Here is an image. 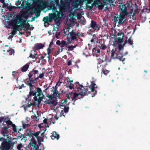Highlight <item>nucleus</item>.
<instances>
[{
    "instance_id": "nucleus-1",
    "label": "nucleus",
    "mask_w": 150,
    "mask_h": 150,
    "mask_svg": "<svg viewBox=\"0 0 150 150\" xmlns=\"http://www.w3.org/2000/svg\"><path fill=\"white\" fill-rule=\"evenodd\" d=\"M81 89L80 91H75V92L72 91L69 94H67L66 96L67 98L70 100L71 98V100L74 101V102H75L78 99L81 100V99L84 96H88L89 93V92L88 91L87 86L84 87V88H82Z\"/></svg>"
},
{
    "instance_id": "nucleus-2",
    "label": "nucleus",
    "mask_w": 150,
    "mask_h": 150,
    "mask_svg": "<svg viewBox=\"0 0 150 150\" xmlns=\"http://www.w3.org/2000/svg\"><path fill=\"white\" fill-rule=\"evenodd\" d=\"M46 129L43 128L42 130H40L36 132H34L30 131L29 132L27 133V136L30 137L31 140H36L39 143L41 142H43V137H44V134L45 133Z\"/></svg>"
},
{
    "instance_id": "nucleus-3",
    "label": "nucleus",
    "mask_w": 150,
    "mask_h": 150,
    "mask_svg": "<svg viewBox=\"0 0 150 150\" xmlns=\"http://www.w3.org/2000/svg\"><path fill=\"white\" fill-rule=\"evenodd\" d=\"M33 83H28L26 84L30 87V91L29 95L28 96V98L30 100L32 96H40L42 94L41 88L39 87L36 88L35 86L32 85Z\"/></svg>"
},
{
    "instance_id": "nucleus-4",
    "label": "nucleus",
    "mask_w": 150,
    "mask_h": 150,
    "mask_svg": "<svg viewBox=\"0 0 150 150\" xmlns=\"http://www.w3.org/2000/svg\"><path fill=\"white\" fill-rule=\"evenodd\" d=\"M26 13L25 12H24L23 13V15H22V16L25 19L22 18L19 16L16 17L11 21V23L12 25H16L20 23L24 24L27 27H30V24L28 23L29 21H28L26 23L27 19L29 17V15H24Z\"/></svg>"
},
{
    "instance_id": "nucleus-5",
    "label": "nucleus",
    "mask_w": 150,
    "mask_h": 150,
    "mask_svg": "<svg viewBox=\"0 0 150 150\" xmlns=\"http://www.w3.org/2000/svg\"><path fill=\"white\" fill-rule=\"evenodd\" d=\"M111 52V59H118L120 61L122 62L123 64H125V62H124L126 58L124 57V55L122 53L123 51H119L115 53L114 50H112Z\"/></svg>"
},
{
    "instance_id": "nucleus-6",
    "label": "nucleus",
    "mask_w": 150,
    "mask_h": 150,
    "mask_svg": "<svg viewBox=\"0 0 150 150\" xmlns=\"http://www.w3.org/2000/svg\"><path fill=\"white\" fill-rule=\"evenodd\" d=\"M15 139H17V138L7 137V139H6L5 141L4 142L5 148L7 149H13L15 142H13L12 141Z\"/></svg>"
},
{
    "instance_id": "nucleus-7",
    "label": "nucleus",
    "mask_w": 150,
    "mask_h": 150,
    "mask_svg": "<svg viewBox=\"0 0 150 150\" xmlns=\"http://www.w3.org/2000/svg\"><path fill=\"white\" fill-rule=\"evenodd\" d=\"M69 86L67 84H66L65 86L66 87H68L70 89H74V91L76 92H79L80 91L81 89L82 88H84V86L82 85H81L79 83V82H76L74 83H70V84H68Z\"/></svg>"
},
{
    "instance_id": "nucleus-8",
    "label": "nucleus",
    "mask_w": 150,
    "mask_h": 150,
    "mask_svg": "<svg viewBox=\"0 0 150 150\" xmlns=\"http://www.w3.org/2000/svg\"><path fill=\"white\" fill-rule=\"evenodd\" d=\"M39 73V71L38 70H35L33 69L32 71L30 72L28 74V78L29 81H27V83H34L35 81L37 80L36 75L38 74Z\"/></svg>"
},
{
    "instance_id": "nucleus-9",
    "label": "nucleus",
    "mask_w": 150,
    "mask_h": 150,
    "mask_svg": "<svg viewBox=\"0 0 150 150\" xmlns=\"http://www.w3.org/2000/svg\"><path fill=\"white\" fill-rule=\"evenodd\" d=\"M69 0H60V4L58 7L60 10L67 9L69 6Z\"/></svg>"
},
{
    "instance_id": "nucleus-10",
    "label": "nucleus",
    "mask_w": 150,
    "mask_h": 150,
    "mask_svg": "<svg viewBox=\"0 0 150 150\" xmlns=\"http://www.w3.org/2000/svg\"><path fill=\"white\" fill-rule=\"evenodd\" d=\"M36 140L34 139L33 140H31L28 146L30 150H38V147L36 146Z\"/></svg>"
},
{
    "instance_id": "nucleus-11",
    "label": "nucleus",
    "mask_w": 150,
    "mask_h": 150,
    "mask_svg": "<svg viewBox=\"0 0 150 150\" xmlns=\"http://www.w3.org/2000/svg\"><path fill=\"white\" fill-rule=\"evenodd\" d=\"M90 25L91 27L92 28L94 31L96 30L98 31L100 30V26L99 25V24H97L96 22V21L93 20L91 21Z\"/></svg>"
},
{
    "instance_id": "nucleus-12",
    "label": "nucleus",
    "mask_w": 150,
    "mask_h": 150,
    "mask_svg": "<svg viewBox=\"0 0 150 150\" xmlns=\"http://www.w3.org/2000/svg\"><path fill=\"white\" fill-rule=\"evenodd\" d=\"M60 10L59 11H58L56 12L57 13V14L56 13H52V16H53L54 18H55V19H60L61 18V16H63V14L62 10Z\"/></svg>"
},
{
    "instance_id": "nucleus-13",
    "label": "nucleus",
    "mask_w": 150,
    "mask_h": 150,
    "mask_svg": "<svg viewBox=\"0 0 150 150\" xmlns=\"http://www.w3.org/2000/svg\"><path fill=\"white\" fill-rule=\"evenodd\" d=\"M89 87L91 89V91L93 92L94 96L97 94V91L95 89V88H97V86L93 81H92L91 84L89 86Z\"/></svg>"
},
{
    "instance_id": "nucleus-14",
    "label": "nucleus",
    "mask_w": 150,
    "mask_h": 150,
    "mask_svg": "<svg viewBox=\"0 0 150 150\" xmlns=\"http://www.w3.org/2000/svg\"><path fill=\"white\" fill-rule=\"evenodd\" d=\"M70 103V102H69L68 104H66V105L64 106L63 107L64 108H62L63 110H61V112H60V115H62L64 116H65V115L64 114L63 112H64L66 113V114L68 112L69 109V108L68 106V105Z\"/></svg>"
},
{
    "instance_id": "nucleus-15",
    "label": "nucleus",
    "mask_w": 150,
    "mask_h": 150,
    "mask_svg": "<svg viewBox=\"0 0 150 150\" xmlns=\"http://www.w3.org/2000/svg\"><path fill=\"white\" fill-rule=\"evenodd\" d=\"M8 130L6 127H3L1 128L0 130V133L4 137L8 136Z\"/></svg>"
},
{
    "instance_id": "nucleus-16",
    "label": "nucleus",
    "mask_w": 150,
    "mask_h": 150,
    "mask_svg": "<svg viewBox=\"0 0 150 150\" xmlns=\"http://www.w3.org/2000/svg\"><path fill=\"white\" fill-rule=\"evenodd\" d=\"M39 8H38L34 7L32 8L31 11L33 13H35V17L37 18L39 17L40 13L39 12Z\"/></svg>"
},
{
    "instance_id": "nucleus-17",
    "label": "nucleus",
    "mask_w": 150,
    "mask_h": 150,
    "mask_svg": "<svg viewBox=\"0 0 150 150\" xmlns=\"http://www.w3.org/2000/svg\"><path fill=\"white\" fill-rule=\"evenodd\" d=\"M33 98L34 102L38 105L40 104L41 101L42 100V97H41L40 96H34Z\"/></svg>"
},
{
    "instance_id": "nucleus-18",
    "label": "nucleus",
    "mask_w": 150,
    "mask_h": 150,
    "mask_svg": "<svg viewBox=\"0 0 150 150\" xmlns=\"http://www.w3.org/2000/svg\"><path fill=\"white\" fill-rule=\"evenodd\" d=\"M44 47L43 44L41 43H37L34 45L33 49V50H38Z\"/></svg>"
},
{
    "instance_id": "nucleus-19",
    "label": "nucleus",
    "mask_w": 150,
    "mask_h": 150,
    "mask_svg": "<svg viewBox=\"0 0 150 150\" xmlns=\"http://www.w3.org/2000/svg\"><path fill=\"white\" fill-rule=\"evenodd\" d=\"M8 119V117H6L5 118V120L4 121V122H5L6 123L7 126H4V127H6L7 128V129H8V128L10 127V126H12V125H13V123L10 120H6V119Z\"/></svg>"
},
{
    "instance_id": "nucleus-20",
    "label": "nucleus",
    "mask_w": 150,
    "mask_h": 150,
    "mask_svg": "<svg viewBox=\"0 0 150 150\" xmlns=\"http://www.w3.org/2000/svg\"><path fill=\"white\" fill-rule=\"evenodd\" d=\"M44 103L46 104H52L56 105V102L53 99H50L49 98L46 99L44 101Z\"/></svg>"
},
{
    "instance_id": "nucleus-21",
    "label": "nucleus",
    "mask_w": 150,
    "mask_h": 150,
    "mask_svg": "<svg viewBox=\"0 0 150 150\" xmlns=\"http://www.w3.org/2000/svg\"><path fill=\"white\" fill-rule=\"evenodd\" d=\"M37 0H27L26 1V6L28 8H30L32 4L35 2Z\"/></svg>"
},
{
    "instance_id": "nucleus-22",
    "label": "nucleus",
    "mask_w": 150,
    "mask_h": 150,
    "mask_svg": "<svg viewBox=\"0 0 150 150\" xmlns=\"http://www.w3.org/2000/svg\"><path fill=\"white\" fill-rule=\"evenodd\" d=\"M57 88L56 87L54 90H52L53 92L52 95L54 98L59 97L60 93H59L58 91H57Z\"/></svg>"
},
{
    "instance_id": "nucleus-23",
    "label": "nucleus",
    "mask_w": 150,
    "mask_h": 150,
    "mask_svg": "<svg viewBox=\"0 0 150 150\" xmlns=\"http://www.w3.org/2000/svg\"><path fill=\"white\" fill-rule=\"evenodd\" d=\"M52 134L51 137L52 139H58L59 138V135L57 134L56 132H52Z\"/></svg>"
},
{
    "instance_id": "nucleus-24",
    "label": "nucleus",
    "mask_w": 150,
    "mask_h": 150,
    "mask_svg": "<svg viewBox=\"0 0 150 150\" xmlns=\"http://www.w3.org/2000/svg\"><path fill=\"white\" fill-rule=\"evenodd\" d=\"M70 37L71 40H73L76 38V35H78V33L76 34L73 30L69 33Z\"/></svg>"
},
{
    "instance_id": "nucleus-25",
    "label": "nucleus",
    "mask_w": 150,
    "mask_h": 150,
    "mask_svg": "<svg viewBox=\"0 0 150 150\" xmlns=\"http://www.w3.org/2000/svg\"><path fill=\"white\" fill-rule=\"evenodd\" d=\"M129 6L128 3L125 4H124L120 6L119 11L123 10H127V7Z\"/></svg>"
},
{
    "instance_id": "nucleus-26",
    "label": "nucleus",
    "mask_w": 150,
    "mask_h": 150,
    "mask_svg": "<svg viewBox=\"0 0 150 150\" xmlns=\"http://www.w3.org/2000/svg\"><path fill=\"white\" fill-rule=\"evenodd\" d=\"M105 57H103L101 59V58H98L97 59L98 60V63L100 64L103 62H107L106 58L107 57L106 56H105Z\"/></svg>"
},
{
    "instance_id": "nucleus-27",
    "label": "nucleus",
    "mask_w": 150,
    "mask_h": 150,
    "mask_svg": "<svg viewBox=\"0 0 150 150\" xmlns=\"http://www.w3.org/2000/svg\"><path fill=\"white\" fill-rule=\"evenodd\" d=\"M119 20L118 23L119 25H122L124 21H125V18L120 16H118Z\"/></svg>"
},
{
    "instance_id": "nucleus-28",
    "label": "nucleus",
    "mask_w": 150,
    "mask_h": 150,
    "mask_svg": "<svg viewBox=\"0 0 150 150\" xmlns=\"http://www.w3.org/2000/svg\"><path fill=\"white\" fill-rule=\"evenodd\" d=\"M121 11V12L120 13L119 16H120L125 18V16H127L128 12L127 10H123Z\"/></svg>"
},
{
    "instance_id": "nucleus-29",
    "label": "nucleus",
    "mask_w": 150,
    "mask_h": 150,
    "mask_svg": "<svg viewBox=\"0 0 150 150\" xmlns=\"http://www.w3.org/2000/svg\"><path fill=\"white\" fill-rule=\"evenodd\" d=\"M16 136L18 138H24L25 136L23 134H21L20 133L19 131H17V132H16Z\"/></svg>"
},
{
    "instance_id": "nucleus-30",
    "label": "nucleus",
    "mask_w": 150,
    "mask_h": 150,
    "mask_svg": "<svg viewBox=\"0 0 150 150\" xmlns=\"http://www.w3.org/2000/svg\"><path fill=\"white\" fill-rule=\"evenodd\" d=\"M52 14L51 13H50L49 14V17H48V22H51L53 19L54 20V21H56V20L55 19V18H54L53 16H52Z\"/></svg>"
},
{
    "instance_id": "nucleus-31",
    "label": "nucleus",
    "mask_w": 150,
    "mask_h": 150,
    "mask_svg": "<svg viewBox=\"0 0 150 150\" xmlns=\"http://www.w3.org/2000/svg\"><path fill=\"white\" fill-rule=\"evenodd\" d=\"M29 65L28 64H26L21 69V71L22 72H26L29 68Z\"/></svg>"
},
{
    "instance_id": "nucleus-32",
    "label": "nucleus",
    "mask_w": 150,
    "mask_h": 150,
    "mask_svg": "<svg viewBox=\"0 0 150 150\" xmlns=\"http://www.w3.org/2000/svg\"><path fill=\"white\" fill-rule=\"evenodd\" d=\"M77 45H75L74 46L73 45H69L67 46V47L68 48V51H72L74 50V49L75 48L76 46Z\"/></svg>"
},
{
    "instance_id": "nucleus-33",
    "label": "nucleus",
    "mask_w": 150,
    "mask_h": 150,
    "mask_svg": "<svg viewBox=\"0 0 150 150\" xmlns=\"http://www.w3.org/2000/svg\"><path fill=\"white\" fill-rule=\"evenodd\" d=\"M127 42V40L126 39L125 40L124 43H123V45H118V49L119 51H122L121 50V49L123 48V46H125V45Z\"/></svg>"
},
{
    "instance_id": "nucleus-34",
    "label": "nucleus",
    "mask_w": 150,
    "mask_h": 150,
    "mask_svg": "<svg viewBox=\"0 0 150 150\" xmlns=\"http://www.w3.org/2000/svg\"><path fill=\"white\" fill-rule=\"evenodd\" d=\"M22 124L23 127V129H25L30 126L29 124L25 123L23 121L22 122Z\"/></svg>"
},
{
    "instance_id": "nucleus-35",
    "label": "nucleus",
    "mask_w": 150,
    "mask_h": 150,
    "mask_svg": "<svg viewBox=\"0 0 150 150\" xmlns=\"http://www.w3.org/2000/svg\"><path fill=\"white\" fill-rule=\"evenodd\" d=\"M94 51H95V52L97 53V55H96V57H98V55H99V54L100 53V50L99 49L96 50V48H93V52H94Z\"/></svg>"
},
{
    "instance_id": "nucleus-36",
    "label": "nucleus",
    "mask_w": 150,
    "mask_h": 150,
    "mask_svg": "<svg viewBox=\"0 0 150 150\" xmlns=\"http://www.w3.org/2000/svg\"><path fill=\"white\" fill-rule=\"evenodd\" d=\"M21 8L24 9L25 8H28L26 6V1L25 2L23 1L22 3H21Z\"/></svg>"
},
{
    "instance_id": "nucleus-37",
    "label": "nucleus",
    "mask_w": 150,
    "mask_h": 150,
    "mask_svg": "<svg viewBox=\"0 0 150 150\" xmlns=\"http://www.w3.org/2000/svg\"><path fill=\"white\" fill-rule=\"evenodd\" d=\"M18 30L16 28H13V30L11 31V33H10L9 34H11L13 35V36L16 33L17 30Z\"/></svg>"
},
{
    "instance_id": "nucleus-38",
    "label": "nucleus",
    "mask_w": 150,
    "mask_h": 150,
    "mask_svg": "<svg viewBox=\"0 0 150 150\" xmlns=\"http://www.w3.org/2000/svg\"><path fill=\"white\" fill-rule=\"evenodd\" d=\"M21 8L20 6L16 7L14 6H11L9 8V10L10 11H11L13 9H16L17 8Z\"/></svg>"
},
{
    "instance_id": "nucleus-39",
    "label": "nucleus",
    "mask_w": 150,
    "mask_h": 150,
    "mask_svg": "<svg viewBox=\"0 0 150 150\" xmlns=\"http://www.w3.org/2000/svg\"><path fill=\"white\" fill-rule=\"evenodd\" d=\"M12 129L13 131L14 132H17V128L16 126L15 125V124H13L12 125Z\"/></svg>"
},
{
    "instance_id": "nucleus-40",
    "label": "nucleus",
    "mask_w": 150,
    "mask_h": 150,
    "mask_svg": "<svg viewBox=\"0 0 150 150\" xmlns=\"http://www.w3.org/2000/svg\"><path fill=\"white\" fill-rule=\"evenodd\" d=\"M132 38V36H130V38H129L128 39V41L127 40V42H128V43L130 45H132L133 44V41H132V40L131 39Z\"/></svg>"
},
{
    "instance_id": "nucleus-41",
    "label": "nucleus",
    "mask_w": 150,
    "mask_h": 150,
    "mask_svg": "<svg viewBox=\"0 0 150 150\" xmlns=\"http://www.w3.org/2000/svg\"><path fill=\"white\" fill-rule=\"evenodd\" d=\"M48 17L47 16H46L45 17L43 18L42 21H43L45 23H48Z\"/></svg>"
},
{
    "instance_id": "nucleus-42",
    "label": "nucleus",
    "mask_w": 150,
    "mask_h": 150,
    "mask_svg": "<svg viewBox=\"0 0 150 150\" xmlns=\"http://www.w3.org/2000/svg\"><path fill=\"white\" fill-rule=\"evenodd\" d=\"M6 51L9 53V55H11L12 54H13L14 53V51L13 50H6Z\"/></svg>"
},
{
    "instance_id": "nucleus-43",
    "label": "nucleus",
    "mask_w": 150,
    "mask_h": 150,
    "mask_svg": "<svg viewBox=\"0 0 150 150\" xmlns=\"http://www.w3.org/2000/svg\"><path fill=\"white\" fill-rule=\"evenodd\" d=\"M44 76V72L42 73L39 74L38 76L36 77V79L37 80L39 79V78H42Z\"/></svg>"
},
{
    "instance_id": "nucleus-44",
    "label": "nucleus",
    "mask_w": 150,
    "mask_h": 150,
    "mask_svg": "<svg viewBox=\"0 0 150 150\" xmlns=\"http://www.w3.org/2000/svg\"><path fill=\"white\" fill-rule=\"evenodd\" d=\"M61 44H62V45L65 46L66 47H67L68 46V44L64 40H62L61 41Z\"/></svg>"
},
{
    "instance_id": "nucleus-45",
    "label": "nucleus",
    "mask_w": 150,
    "mask_h": 150,
    "mask_svg": "<svg viewBox=\"0 0 150 150\" xmlns=\"http://www.w3.org/2000/svg\"><path fill=\"white\" fill-rule=\"evenodd\" d=\"M99 47L101 49L103 50H104L105 48H107V47L105 45L101 44L99 46Z\"/></svg>"
},
{
    "instance_id": "nucleus-46",
    "label": "nucleus",
    "mask_w": 150,
    "mask_h": 150,
    "mask_svg": "<svg viewBox=\"0 0 150 150\" xmlns=\"http://www.w3.org/2000/svg\"><path fill=\"white\" fill-rule=\"evenodd\" d=\"M23 147V145H22V144L21 143H20V144H18V146H17V149L18 150H20Z\"/></svg>"
},
{
    "instance_id": "nucleus-47",
    "label": "nucleus",
    "mask_w": 150,
    "mask_h": 150,
    "mask_svg": "<svg viewBox=\"0 0 150 150\" xmlns=\"http://www.w3.org/2000/svg\"><path fill=\"white\" fill-rule=\"evenodd\" d=\"M17 25V29L18 28V29H20V30H22L23 29V25H21L20 24V25Z\"/></svg>"
},
{
    "instance_id": "nucleus-48",
    "label": "nucleus",
    "mask_w": 150,
    "mask_h": 150,
    "mask_svg": "<svg viewBox=\"0 0 150 150\" xmlns=\"http://www.w3.org/2000/svg\"><path fill=\"white\" fill-rule=\"evenodd\" d=\"M123 38H121V37H118L117 38V41L118 42L120 43H122L123 41Z\"/></svg>"
},
{
    "instance_id": "nucleus-49",
    "label": "nucleus",
    "mask_w": 150,
    "mask_h": 150,
    "mask_svg": "<svg viewBox=\"0 0 150 150\" xmlns=\"http://www.w3.org/2000/svg\"><path fill=\"white\" fill-rule=\"evenodd\" d=\"M56 7L55 5L53 3H52L50 5L49 8L50 9H51L53 8Z\"/></svg>"
},
{
    "instance_id": "nucleus-50",
    "label": "nucleus",
    "mask_w": 150,
    "mask_h": 150,
    "mask_svg": "<svg viewBox=\"0 0 150 150\" xmlns=\"http://www.w3.org/2000/svg\"><path fill=\"white\" fill-rule=\"evenodd\" d=\"M117 35L118 36H119L120 37H121V38H123L124 37V34L122 32H119Z\"/></svg>"
},
{
    "instance_id": "nucleus-51",
    "label": "nucleus",
    "mask_w": 150,
    "mask_h": 150,
    "mask_svg": "<svg viewBox=\"0 0 150 150\" xmlns=\"http://www.w3.org/2000/svg\"><path fill=\"white\" fill-rule=\"evenodd\" d=\"M54 2L55 3L57 6H58L59 4V0H54Z\"/></svg>"
},
{
    "instance_id": "nucleus-52",
    "label": "nucleus",
    "mask_w": 150,
    "mask_h": 150,
    "mask_svg": "<svg viewBox=\"0 0 150 150\" xmlns=\"http://www.w3.org/2000/svg\"><path fill=\"white\" fill-rule=\"evenodd\" d=\"M118 16L116 17V16H115L114 18V22L115 23H118Z\"/></svg>"
},
{
    "instance_id": "nucleus-53",
    "label": "nucleus",
    "mask_w": 150,
    "mask_h": 150,
    "mask_svg": "<svg viewBox=\"0 0 150 150\" xmlns=\"http://www.w3.org/2000/svg\"><path fill=\"white\" fill-rule=\"evenodd\" d=\"M16 5L18 6L21 4V1L20 0H18L16 1Z\"/></svg>"
},
{
    "instance_id": "nucleus-54",
    "label": "nucleus",
    "mask_w": 150,
    "mask_h": 150,
    "mask_svg": "<svg viewBox=\"0 0 150 150\" xmlns=\"http://www.w3.org/2000/svg\"><path fill=\"white\" fill-rule=\"evenodd\" d=\"M60 19H56V21H54L56 25L57 26H59L60 24V23L59 22Z\"/></svg>"
},
{
    "instance_id": "nucleus-55",
    "label": "nucleus",
    "mask_w": 150,
    "mask_h": 150,
    "mask_svg": "<svg viewBox=\"0 0 150 150\" xmlns=\"http://www.w3.org/2000/svg\"><path fill=\"white\" fill-rule=\"evenodd\" d=\"M51 10H52V13H55L57 11L56 7Z\"/></svg>"
},
{
    "instance_id": "nucleus-56",
    "label": "nucleus",
    "mask_w": 150,
    "mask_h": 150,
    "mask_svg": "<svg viewBox=\"0 0 150 150\" xmlns=\"http://www.w3.org/2000/svg\"><path fill=\"white\" fill-rule=\"evenodd\" d=\"M46 96L48 98H49L50 99H53V96L52 95H49V94H47V95H46Z\"/></svg>"
},
{
    "instance_id": "nucleus-57",
    "label": "nucleus",
    "mask_w": 150,
    "mask_h": 150,
    "mask_svg": "<svg viewBox=\"0 0 150 150\" xmlns=\"http://www.w3.org/2000/svg\"><path fill=\"white\" fill-rule=\"evenodd\" d=\"M66 105H65V103L64 102V100H63L61 101V104L60 105V106L61 107H63L64 106Z\"/></svg>"
},
{
    "instance_id": "nucleus-58",
    "label": "nucleus",
    "mask_w": 150,
    "mask_h": 150,
    "mask_svg": "<svg viewBox=\"0 0 150 150\" xmlns=\"http://www.w3.org/2000/svg\"><path fill=\"white\" fill-rule=\"evenodd\" d=\"M67 82L68 83V84H69V82L71 83H73V80H70V79L69 78H68L67 79Z\"/></svg>"
},
{
    "instance_id": "nucleus-59",
    "label": "nucleus",
    "mask_w": 150,
    "mask_h": 150,
    "mask_svg": "<svg viewBox=\"0 0 150 150\" xmlns=\"http://www.w3.org/2000/svg\"><path fill=\"white\" fill-rule=\"evenodd\" d=\"M47 54L48 55V56H47V57H48L49 58V59H50L49 55H50V53L51 52V50L50 49H49V48H48L47 49Z\"/></svg>"
},
{
    "instance_id": "nucleus-60",
    "label": "nucleus",
    "mask_w": 150,
    "mask_h": 150,
    "mask_svg": "<svg viewBox=\"0 0 150 150\" xmlns=\"http://www.w3.org/2000/svg\"><path fill=\"white\" fill-rule=\"evenodd\" d=\"M111 0H105V3H104L105 5H107L111 2Z\"/></svg>"
},
{
    "instance_id": "nucleus-61",
    "label": "nucleus",
    "mask_w": 150,
    "mask_h": 150,
    "mask_svg": "<svg viewBox=\"0 0 150 150\" xmlns=\"http://www.w3.org/2000/svg\"><path fill=\"white\" fill-rule=\"evenodd\" d=\"M10 35L8 37V39H11V40H12V38L14 36L13 35L11 34H9Z\"/></svg>"
},
{
    "instance_id": "nucleus-62",
    "label": "nucleus",
    "mask_w": 150,
    "mask_h": 150,
    "mask_svg": "<svg viewBox=\"0 0 150 150\" xmlns=\"http://www.w3.org/2000/svg\"><path fill=\"white\" fill-rule=\"evenodd\" d=\"M49 86H48L47 88H46L43 91V92H45V94H47V90H48L49 88Z\"/></svg>"
},
{
    "instance_id": "nucleus-63",
    "label": "nucleus",
    "mask_w": 150,
    "mask_h": 150,
    "mask_svg": "<svg viewBox=\"0 0 150 150\" xmlns=\"http://www.w3.org/2000/svg\"><path fill=\"white\" fill-rule=\"evenodd\" d=\"M29 57L32 58L33 59H34L35 58V55L31 53H30V55Z\"/></svg>"
},
{
    "instance_id": "nucleus-64",
    "label": "nucleus",
    "mask_w": 150,
    "mask_h": 150,
    "mask_svg": "<svg viewBox=\"0 0 150 150\" xmlns=\"http://www.w3.org/2000/svg\"><path fill=\"white\" fill-rule=\"evenodd\" d=\"M56 44L60 46L61 44V42L59 40H57L56 42Z\"/></svg>"
}]
</instances>
